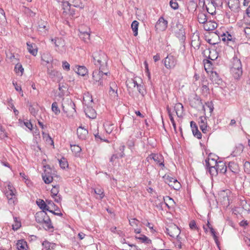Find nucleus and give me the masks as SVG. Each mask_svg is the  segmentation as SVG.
Instances as JSON below:
<instances>
[{"mask_svg": "<svg viewBox=\"0 0 250 250\" xmlns=\"http://www.w3.org/2000/svg\"><path fill=\"white\" fill-rule=\"evenodd\" d=\"M29 110L32 115L34 116H36L38 111V108L37 105L36 107H34L33 105H30L29 108Z\"/></svg>", "mask_w": 250, "mask_h": 250, "instance_id": "48", "label": "nucleus"}, {"mask_svg": "<svg viewBox=\"0 0 250 250\" xmlns=\"http://www.w3.org/2000/svg\"><path fill=\"white\" fill-rule=\"evenodd\" d=\"M14 223L12 225L14 230H18L21 227V223L16 217H14Z\"/></svg>", "mask_w": 250, "mask_h": 250, "instance_id": "41", "label": "nucleus"}, {"mask_svg": "<svg viewBox=\"0 0 250 250\" xmlns=\"http://www.w3.org/2000/svg\"><path fill=\"white\" fill-rule=\"evenodd\" d=\"M151 159L153 160L154 161L158 164L159 166L162 167V169L164 168L165 167L164 160L162 155L152 153L146 158V160L148 161Z\"/></svg>", "mask_w": 250, "mask_h": 250, "instance_id": "12", "label": "nucleus"}, {"mask_svg": "<svg viewBox=\"0 0 250 250\" xmlns=\"http://www.w3.org/2000/svg\"><path fill=\"white\" fill-rule=\"evenodd\" d=\"M15 71L16 73H18L19 72H20L21 73V75L23 72L24 69L22 67L21 64L18 63L15 66Z\"/></svg>", "mask_w": 250, "mask_h": 250, "instance_id": "51", "label": "nucleus"}, {"mask_svg": "<svg viewBox=\"0 0 250 250\" xmlns=\"http://www.w3.org/2000/svg\"><path fill=\"white\" fill-rule=\"evenodd\" d=\"M24 12L28 16L30 17H34L36 14L35 12H33L29 8H25Z\"/></svg>", "mask_w": 250, "mask_h": 250, "instance_id": "56", "label": "nucleus"}, {"mask_svg": "<svg viewBox=\"0 0 250 250\" xmlns=\"http://www.w3.org/2000/svg\"><path fill=\"white\" fill-rule=\"evenodd\" d=\"M189 104L193 108H198L202 106L204 110H206L205 106L203 105L201 99L197 95H195L193 97L190 99Z\"/></svg>", "mask_w": 250, "mask_h": 250, "instance_id": "14", "label": "nucleus"}, {"mask_svg": "<svg viewBox=\"0 0 250 250\" xmlns=\"http://www.w3.org/2000/svg\"><path fill=\"white\" fill-rule=\"evenodd\" d=\"M207 225H208V228L210 229L211 233L212 235L214 240L215 241L216 243H217L218 239H217V237L216 235V232H215L214 229L209 224V222H208Z\"/></svg>", "mask_w": 250, "mask_h": 250, "instance_id": "49", "label": "nucleus"}, {"mask_svg": "<svg viewBox=\"0 0 250 250\" xmlns=\"http://www.w3.org/2000/svg\"><path fill=\"white\" fill-rule=\"evenodd\" d=\"M190 127L192 129L193 135L195 137H197L198 139H201L202 138V134L199 131L198 127L194 122H190Z\"/></svg>", "mask_w": 250, "mask_h": 250, "instance_id": "22", "label": "nucleus"}, {"mask_svg": "<svg viewBox=\"0 0 250 250\" xmlns=\"http://www.w3.org/2000/svg\"><path fill=\"white\" fill-rule=\"evenodd\" d=\"M215 167L218 169V172L225 173L227 171V166L223 162L219 161Z\"/></svg>", "mask_w": 250, "mask_h": 250, "instance_id": "33", "label": "nucleus"}, {"mask_svg": "<svg viewBox=\"0 0 250 250\" xmlns=\"http://www.w3.org/2000/svg\"><path fill=\"white\" fill-rule=\"evenodd\" d=\"M177 62V60L176 57L169 55L165 59V66L167 69H172L175 67Z\"/></svg>", "mask_w": 250, "mask_h": 250, "instance_id": "13", "label": "nucleus"}, {"mask_svg": "<svg viewBox=\"0 0 250 250\" xmlns=\"http://www.w3.org/2000/svg\"><path fill=\"white\" fill-rule=\"evenodd\" d=\"M82 0H71L70 1L73 3V5L76 7H79L83 9L84 5L81 1Z\"/></svg>", "mask_w": 250, "mask_h": 250, "instance_id": "43", "label": "nucleus"}, {"mask_svg": "<svg viewBox=\"0 0 250 250\" xmlns=\"http://www.w3.org/2000/svg\"><path fill=\"white\" fill-rule=\"evenodd\" d=\"M228 6L230 9L235 12L239 11L240 9V2L239 0H228Z\"/></svg>", "mask_w": 250, "mask_h": 250, "instance_id": "18", "label": "nucleus"}, {"mask_svg": "<svg viewBox=\"0 0 250 250\" xmlns=\"http://www.w3.org/2000/svg\"><path fill=\"white\" fill-rule=\"evenodd\" d=\"M190 228L192 230L198 229L196 222L194 220H191L189 224Z\"/></svg>", "mask_w": 250, "mask_h": 250, "instance_id": "60", "label": "nucleus"}, {"mask_svg": "<svg viewBox=\"0 0 250 250\" xmlns=\"http://www.w3.org/2000/svg\"><path fill=\"white\" fill-rule=\"evenodd\" d=\"M51 109L55 115H58L60 113V110L58 106L57 102H54L52 104Z\"/></svg>", "mask_w": 250, "mask_h": 250, "instance_id": "46", "label": "nucleus"}, {"mask_svg": "<svg viewBox=\"0 0 250 250\" xmlns=\"http://www.w3.org/2000/svg\"><path fill=\"white\" fill-rule=\"evenodd\" d=\"M223 3V0H211L209 6H214L216 7H222Z\"/></svg>", "mask_w": 250, "mask_h": 250, "instance_id": "45", "label": "nucleus"}, {"mask_svg": "<svg viewBox=\"0 0 250 250\" xmlns=\"http://www.w3.org/2000/svg\"><path fill=\"white\" fill-rule=\"evenodd\" d=\"M210 53L211 51L209 50V49H204L202 51V54L204 57L208 58L211 60H214L217 58V57H215V58H212L209 55V54Z\"/></svg>", "mask_w": 250, "mask_h": 250, "instance_id": "42", "label": "nucleus"}, {"mask_svg": "<svg viewBox=\"0 0 250 250\" xmlns=\"http://www.w3.org/2000/svg\"><path fill=\"white\" fill-rule=\"evenodd\" d=\"M62 108L63 111L69 117L73 116L76 113L75 105L72 100L66 98L62 100Z\"/></svg>", "mask_w": 250, "mask_h": 250, "instance_id": "5", "label": "nucleus"}, {"mask_svg": "<svg viewBox=\"0 0 250 250\" xmlns=\"http://www.w3.org/2000/svg\"><path fill=\"white\" fill-rule=\"evenodd\" d=\"M229 190H222L218 193V200L226 207L229 205V196L230 194Z\"/></svg>", "mask_w": 250, "mask_h": 250, "instance_id": "7", "label": "nucleus"}, {"mask_svg": "<svg viewBox=\"0 0 250 250\" xmlns=\"http://www.w3.org/2000/svg\"><path fill=\"white\" fill-rule=\"evenodd\" d=\"M42 177L45 184H48L53 181V177L46 170L42 174Z\"/></svg>", "mask_w": 250, "mask_h": 250, "instance_id": "30", "label": "nucleus"}, {"mask_svg": "<svg viewBox=\"0 0 250 250\" xmlns=\"http://www.w3.org/2000/svg\"><path fill=\"white\" fill-rule=\"evenodd\" d=\"M77 133L79 139L84 140L88 135V131L83 126H79L77 130Z\"/></svg>", "mask_w": 250, "mask_h": 250, "instance_id": "21", "label": "nucleus"}, {"mask_svg": "<svg viewBox=\"0 0 250 250\" xmlns=\"http://www.w3.org/2000/svg\"><path fill=\"white\" fill-rule=\"evenodd\" d=\"M167 26V21L163 17L159 18L155 25V28L157 30L164 31L166 30Z\"/></svg>", "mask_w": 250, "mask_h": 250, "instance_id": "17", "label": "nucleus"}, {"mask_svg": "<svg viewBox=\"0 0 250 250\" xmlns=\"http://www.w3.org/2000/svg\"><path fill=\"white\" fill-rule=\"evenodd\" d=\"M26 44L29 52L34 56H36L38 50L36 44L30 42H27Z\"/></svg>", "mask_w": 250, "mask_h": 250, "instance_id": "26", "label": "nucleus"}, {"mask_svg": "<svg viewBox=\"0 0 250 250\" xmlns=\"http://www.w3.org/2000/svg\"><path fill=\"white\" fill-rule=\"evenodd\" d=\"M244 168L245 172L250 174V162L246 161L244 164Z\"/></svg>", "mask_w": 250, "mask_h": 250, "instance_id": "55", "label": "nucleus"}, {"mask_svg": "<svg viewBox=\"0 0 250 250\" xmlns=\"http://www.w3.org/2000/svg\"><path fill=\"white\" fill-rule=\"evenodd\" d=\"M174 110L177 115L178 117H181L182 116V113L183 111V105L181 103H177L175 104L174 106Z\"/></svg>", "mask_w": 250, "mask_h": 250, "instance_id": "32", "label": "nucleus"}, {"mask_svg": "<svg viewBox=\"0 0 250 250\" xmlns=\"http://www.w3.org/2000/svg\"><path fill=\"white\" fill-rule=\"evenodd\" d=\"M59 164H60V167L62 168H65L66 167H67L68 166L67 162L66 161L65 159L63 157L59 160Z\"/></svg>", "mask_w": 250, "mask_h": 250, "instance_id": "52", "label": "nucleus"}, {"mask_svg": "<svg viewBox=\"0 0 250 250\" xmlns=\"http://www.w3.org/2000/svg\"><path fill=\"white\" fill-rule=\"evenodd\" d=\"M138 25L139 22L137 21H134L131 24V28L133 31L134 36L138 35Z\"/></svg>", "mask_w": 250, "mask_h": 250, "instance_id": "40", "label": "nucleus"}, {"mask_svg": "<svg viewBox=\"0 0 250 250\" xmlns=\"http://www.w3.org/2000/svg\"><path fill=\"white\" fill-rule=\"evenodd\" d=\"M196 39L192 40L191 41V46L195 49H198L200 47L201 42L199 40V37L197 35L195 37Z\"/></svg>", "mask_w": 250, "mask_h": 250, "instance_id": "38", "label": "nucleus"}, {"mask_svg": "<svg viewBox=\"0 0 250 250\" xmlns=\"http://www.w3.org/2000/svg\"><path fill=\"white\" fill-rule=\"evenodd\" d=\"M210 3L208 4V6H206V9L207 12L211 14V15H213L215 14L216 13V7H215L214 6H213L212 5L211 6H209Z\"/></svg>", "mask_w": 250, "mask_h": 250, "instance_id": "44", "label": "nucleus"}, {"mask_svg": "<svg viewBox=\"0 0 250 250\" xmlns=\"http://www.w3.org/2000/svg\"><path fill=\"white\" fill-rule=\"evenodd\" d=\"M62 67L64 70L66 71L70 70V64L66 61L62 62Z\"/></svg>", "mask_w": 250, "mask_h": 250, "instance_id": "64", "label": "nucleus"}, {"mask_svg": "<svg viewBox=\"0 0 250 250\" xmlns=\"http://www.w3.org/2000/svg\"><path fill=\"white\" fill-rule=\"evenodd\" d=\"M242 31L245 33L247 38L250 39V27L242 25Z\"/></svg>", "mask_w": 250, "mask_h": 250, "instance_id": "50", "label": "nucleus"}, {"mask_svg": "<svg viewBox=\"0 0 250 250\" xmlns=\"http://www.w3.org/2000/svg\"><path fill=\"white\" fill-rule=\"evenodd\" d=\"M229 168L234 173H237L239 171L238 165L234 162H230L229 163Z\"/></svg>", "mask_w": 250, "mask_h": 250, "instance_id": "37", "label": "nucleus"}, {"mask_svg": "<svg viewBox=\"0 0 250 250\" xmlns=\"http://www.w3.org/2000/svg\"><path fill=\"white\" fill-rule=\"evenodd\" d=\"M52 42H54V44L56 47V50L60 52H62L64 50V41L62 38H55L52 39Z\"/></svg>", "mask_w": 250, "mask_h": 250, "instance_id": "15", "label": "nucleus"}, {"mask_svg": "<svg viewBox=\"0 0 250 250\" xmlns=\"http://www.w3.org/2000/svg\"><path fill=\"white\" fill-rule=\"evenodd\" d=\"M230 71L235 79H238L242 75L241 62L236 57H234L231 62Z\"/></svg>", "mask_w": 250, "mask_h": 250, "instance_id": "4", "label": "nucleus"}, {"mask_svg": "<svg viewBox=\"0 0 250 250\" xmlns=\"http://www.w3.org/2000/svg\"><path fill=\"white\" fill-rule=\"evenodd\" d=\"M36 221L40 224H44V229L46 230H49L53 229L51 219L44 210H42L36 213L35 215Z\"/></svg>", "mask_w": 250, "mask_h": 250, "instance_id": "3", "label": "nucleus"}, {"mask_svg": "<svg viewBox=\"0 0 250 250\" xmlns=\"http://www.w3.org/2000/svg\"><path fill=\"white\" fill-rule=\"evenodd\" d=\"M244 148V147L242 144H238L235 146L231 155L233 157H236L240 155L243 151Z\"/></svg>", "mask_w": 250, "mask_h": 250, "instance_id": "25", "label": "nucleus"}, {"mask_svg": "<svg viewBox=\"0 0 250 250\" xmlns=\"http://www.w3.org/2000/svg\"><path fill=\"white\" fill-rule=\"evenodd\" d=\"M166 232L170 237L177 238L180 234L181 231L177 226L171 223L166 228Z\"/></svg>", "mask_w": 250, "mask_h": 250, "instance_id": "9", "label": "nucleus"}, {"mask_svg": "<svg viewBox=\"0 0 250 250\" xmlns=\"http://www.w3.org/2000/svg\"><path fill=\"white\" fill-rule=\"evenodd\" d=\"M71 150L76 154L80 152L81 151V148L78 145L71 146Z\"/></svg>", "mask_w": 250, "mask_h": 250, "instance_id": "53", "label": "nucleus"}, {"mask_svg": "<svg viewBox=\"0 0 250 250\" xmlns=\"http://www.w3.org/2000/svg\"><path fill=\"white\" fill-rule=\"evenodd\" d=\"M83 102L85 104H87V107L85 109V113L87 117L91 119H94L96 117V112L92 108L90 107L93 102V99L91 97L86 95L83 98Z\"/></svg>", "mask_w": 250, "mask_h": 250, "instance_id": "6", "label": "nucleus"}, {"mask_svg": "<svg viewBox=\"0 0 250 250\" xmlns=\"http://www.w3.org/2000/svg\"><path fill=\"white\" fill-rule=\"evenodd\" d=\"M107 70H95L92 74L93 84L97 86H103L104 81L106 79L107 76L110 73Z\"/></svg>", "mask_w": 250, "mask_h": 250, "instance_id": "2", "label": "nucleus"}, {"mask_svg": "<svg viewBox=\"0 0 250 250\" xmlns=\"http://www.w3.org/2000/svg\"><path fill=\"white\" fill-rule=\"evenodd\" d=\"M206 107H207L208 108V109L209 110V112L211 113L213 111V109H214L212 103V102H207L206 103Z\"/></svg>", "mask_w": 250, "mask_h": 250, "instance_id": "63", "label": "nucleus"}, {"mask_svg": "<svg viewBox=\"0 0 250 250\" xmlns=\"http://www.w3.org/2000/svg\"><path fill=\"white\" fill-rule=\"evenodd\" d=\"M106 132L109 134L114 128V125L109 122L105 123L104 125Z\"/></svg>", "mask_w": 250, "mask_h": 250, "instance_id": "36", "label": "nucleus"}, {"mask_svg": "<svg viewBox=\"0 0 250 250\" xmlns=\"http://www.w3.org/2000/svg\"><path fill=\"white\" fill-rule=\"evenodd\" d=\"M198 21L200 23L204 24L207 21L208 18L206 13L203 11H199L197 15Z\"/></svg>", "mask_w": 250, "mask_h": 250, "instance_id": "29", "label": "nucleus"}, {"mask_svg": "<svg viewBox=\"0 0 250 250\" xmlns=\"http://www.w3.org/2000/svg\"><path fill=\"white\" fill-rule=\"evenodd\" d=\"M163 178L165 182L175 190H178L180 188L181 184L176 179L167 174H165Z\"/></svg>", "mask_w": 250, "mask_h": 250, "instance_id": "8", "label": "nucleus"}, {"mask_svg": "<svg viewBox=\"0 0 250 250\" xmlns=\"http://www.w3.org/2000/svg\"><path fill=\"white\" fill-rule=\"evenodd\" d=\"M76 72L78 75L83 76L87 73L88 71L85 66H79L77 68V71Z\"/></svg>", "mask_w": 250, "mask_h": 250, "instance_id": "39", "label": "nucleus"}, {"mask_svg": "<svg viewBox=\"0 0 250 250\" xmlns=\"http://www.w3.org/2000/svg\"><path fill=\"white\" fill-rule=\"evenodd\" d=\"M117 90L118 87L116 84L114 82L111 83L109 90V95L114 98H117L118 97Z\"/></svg>", "mask_w": 250, "mask_h": 250, "instance_id": "23", "label": "nucleus"}, {"mask_svg": "<svg viewBox=\"0 0 250 250\" xmlns=\"http://www.w3.org/2000/svg\"><path fill=\"white\" fill-rule=\"evenodd\" d=\"M175 35L177 38L179 39L183 40L185 38V33L184 29L183 27H181L180 28L177 29L175 31Z\"/></svg>", "mask_w": 250, "mask_h": 250, "instance_id": "35", "label": "nucleus"}, {"mask_svg": "<svg viewBox=\"0 0 250 250\" xmlns=\"http://www.w3.org/2000/svg\"><path fill=\"white\" fill-rule=\"evenodd\" d=\"M139 223V221L135 218H133L129 220L130 225L133 227L137 226Z\"/></svg>", "mask_w": 250, "mask_h": 250, "instance_id": "61", "label": "nucleus"}, {"mask_svg": "<svg viewBox=\"0 0 250 250\" xmlns=\"http://www.w3.org/2000/svg\"><path fill=\"white\" fill-rule=\"evenodd\" d=\"M47 73L54 81L60 82L62 78V73L60 71L52 69V65L47 66Z\"/></svg>", "mask_w": 250, "mask_h": 250, "instance_id": "10", "label": "nucleus"}, {"mask_svg": "<svg viewBox=\"0 0 250 250\" xmlns=\"http://www.w3.org/2000/svg\"><path fill=\"white\" fill-rule=\"evenodd\" d=\"M169 4L172 9L176 10L178 8V4L177 0H171Z\"/></svg>", "mask_w": 250, "mask_h": 250, "instance_id": "58", "label": "nucleus"}, {"mask_svg": "<svg viewBox=\"0 0 250 250\" xmlns=\"http://www.w3.org/2000/svg\"><path fill=\"white\" fill-rule=\"evenodd\" d=\"M126 86L128 88V90L129 92H130V91L136 87V85H137V83L136 81L132 79L128 80L126 82Z\"/></svg>", "mask_w": 250, "mask_h": 250, "instance_id": "31", "label": "nucleus"}, {"mask_svg": "<svg viewBox=\"0 0 250 250\" xmlns=\"http://www.w3.org/2000/svg\"><path fill=\"white\" fill-rule=\"evenodd\" d=\"M79 36L84 42H88L90 41V33L88 31H83L81 29H79Z\"/></svg>", "mask_w": 250, "mask_h": 250, "instance_id": "28", "label": "nucleus"}, {"mask_svg": "<svg viewBox=\"0 0 250 250\" xmlns=\"http://www.w3.org/2000/svg\"><path fill=\"white\" fill-rule=\"evenodd\" d=\"M240 206L242 208L248 213H250V201L244 199H240Z\"/></svg>", "mask_w": 250, "mask_h": 250, "instance_id": "27", "label": "nucleus"}, {"mask_svg": "<svg viewBox=\"0 0 250 250\" xmlns=\"http://www.w3.org/2000/svg\"><path fill=\"white\" fill-rule=\"evenodd\" d=\"M37 204L42 210H49V207L46 204L45 202L42 199H39L36 201Z\"/></svg>", "mask_w": 250, "mask_h": 250, "instance_id": "34", "label": "nucleus"}, {"mask_svg": "<svg viewBox=\"0 0 250 250\" xmlns=\"http://www.w3.org/2000/svg\"><path fill=\"white\" fill-rule=\"evenodd\" d=\"M217 27V24L215 21H208L203 24V28L206 31H212Z\"/></svg>", "mask_w": 250, "mask_h": 250, "instance_id": "20", "label": "nucleus"}, {"mask_svg": "<svg viewBox=\"0 0 250 250\" xmlns=\"http://www.w3.org/2000/svg\"><path fill=\"white\" fill-rule=\"evenodd\" d=\"M125 148V146L124 145H121L119 147V150L121 151V152L118 155L120 158H122L125 156L124 150Z\"/></svg>", "mask_w": 250, "mask_h": 250, "instance_id": "62", "label": "nucleus"}, {"mask_svg": "<svg viewBox=\"0 0 250 250\" xmlns=\"http://www.w3.org/2000/svg\"><path fill=\"white\" fill-rule=\"evenodd\" d=\"M17 246L19 250H26L25 247L27 246V244L25 241H19L17 243Z\"/></svg>", "mask_w": 250, "mask_h": 250, "instance_id": "47", "label": "nucleus"}, {"mask_svg": "<svg viewBox=\"0 0 250 250\" xmlns=\"http://www.w3.org/2000/svg\"><path fill=\"white\" fill-rule=\"evenodd\" d=\"M16 189L13 186L9 184L7 185V189L5 193L6 196L9 201V203H14V199L16 197Z\"/></svg>", "mask_w": 250, "mask_h": 250, "instance_id": "11", "label": "nucleus"}, {"mask_svg": "<svg viewBox=\"0 0 250 250\" xmlns=\"http://www.w3.org/2000/svg\"><path fill=\"white\" fill-rule=\"evenodd\" d=\"M136 87H137L138 91L141 95L144 96L146 92H145V90L144 89L143 85L137 83V85H136Z\"/></svg>", "mask_w": 250, "mask_h": 250, "instance_id": "54", "label": "nucleus"}, {"mask_svg": "<svg viewBox=\"0 0 250 250\" xmlns=\"http://www.w3.org/2000/svg\"><path fill=\"white\" fill-rule=\"evenodd\" d=\"M138 239L141 240L143 242L149 244L151 242V240L149 239L146 236L142 235L141 237H138Z\"/></svg>", "mask_w": 250, "mask_h": 250, "instance_id": "59", "label": "nucleus"}, {"mask_svg": "<svg viewBox=\"0 0 250 250\" xmlns=\"http://www.w3.org/2000/svg\"><path fill=\"white\" fill-rule=\"evenodd\" d=\"M39 25L38 27V32L42 35H45L47 34V31L48 28L46 26L47 23L42 21H41L39 22Z\"/></svg>", "mask_w": 250, "mask_h": 250, "instance_id": "19", "label": "nucleus"}, {"mask_svg": "<svg viewBox=\"0 0 250 250\" xmlns=\"http://www.w3.org/2000/svg\"><path fill=\"white\" fill-rule=\"evenodd\" d=\"M200 128L204 133H206L208 130V126L207 125V119L205 117H201L199 122Z\"/></svg>", "mask_w": 250, "mask_h": 250, "instance_id": "24", "label": "nucleus"}, {"mask_svg": "<svg viewBox=\"0 0 250 250\" xmlns=\"http://www.w3.org/2000/svg\"><path fill=\"white\" fill-rule=\"evenodd\" d=\"M206 167L208 169V172L211 176H217L218 173V169L216 168V166H213V164H212L211 162H209V160H206Z\"/></svg>", "mask_w": 250, "mask_h": 250, "instance_id": "16", "label": "nucleus"}, {"mask_svg": "<svg viewBox=\"0 0 250 250\" xmlns=\"http://www.w3.org/2000/svg\"><path fill=\"white\" fill-rule=\"evenodd\" d=\"M94 192L96 194L100 196V199H102L104 196V191L102 189L99 188H96L94 189Z\"/></svg>", "mask_w": 250, "mask_h": 250, "instance_id": "57", "label": "nucleus"}, {"mask_svg": "<svg viewBox=\"0 0 250 250\" xmlns=\"http://www.w3.org/2000/svg\"><path fill=\"white\" fill-rule=\"evenodd\" d=\"M93 62L95 65L99 66L100 70H108L107 55L101 51L94 52L92 54Z\"/></svg>", "mask_w": 250, "mask_h": 250, "instance_id": "1", "label": "nucleus"}]
</instances>
